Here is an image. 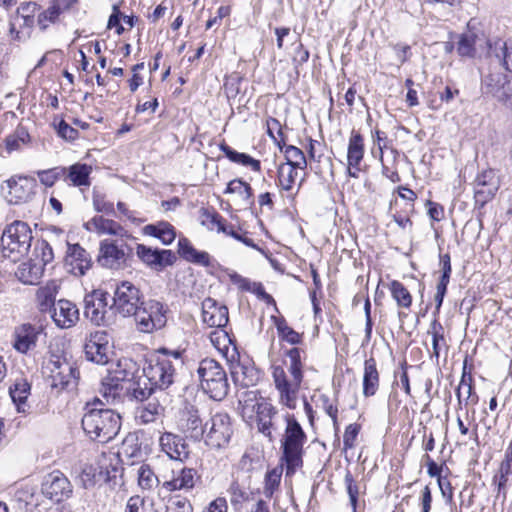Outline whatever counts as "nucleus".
<instances>
[{
	"instance_id": "obj_1",
	"label": "nucleus",
	"mask_w": 512,
	"mask_h": 512,
	"mask_svg": "<svg viewBox=\"0 0 512 512\" xmlns=\"http://www.w3.org/2000/svg\"><path fill=\"white\" fill-rule=\"evenodd\" d=\"M307 352L301 347H290L283 350L281 365L271 367L278 402L289 410L297 407L298 395L305 378Z\"/></svg>"
},
{
	"instance_id": "obj_2",
	"label": "nucleus",
	"mask_w": 512,
	"mask_h": 512,
	"mask_svg": "<svg viewBox=\"0 0 512 512\" xmlns=\"http://www.w3.org/2000/svg\"><path fill=\"white\" fill-rule=\"evenodd\" d=\"M481 42L486 45L487 57L496 58L503 68L512 71V37L507 40L501 37L490 39L476 26L474 20H470L466 30L459 35L456 43L457 54L461 58L474 59L477 56V46Z\"/></svg>"
},
{
	"instance_id": "obj_3",
	"label": "nucleus",
	"mask_w": 512,
	"mask_h": 512,
	"mask_svg": "<svg viewBox=\"0 0 512 512\" xmlns=\"http://www.w3.org/2000/svg\"><path fill=\"white\" fill-rule=\"evenodd\" d=\"M181 357L182 352L179 350L169 351L167 348H159L143 369L144 377L148 382H144V387L138 383V387L133 390L134 398L144 402L156 389L168 388L174 382L176 375V368L171 358L179 360Z\"/></svg>"
},
{
	"instance_id": "obj_4",
	"label": "nucleus",
	"mask_w": 512,
	"mask_h": 512,
	"mask_svg": "<svg viewBox=\"0 0 512 512\" xmlns=\"http://www.w3.org/2000/svg\"><path fill=\"white\" fill-rule=\"evenodd\" d=\"M81 424L91 440L107 443L118 435L121 416L114 410L105 408L104 402L95 397L85 404Z\"/></svg>"
},
{
	"instance_id": "obj_5",
	"label": "nucleus",
	"mask_w": 512,
	"mask_h": 512,
	"mask_svg": "<svg viewBox=\"0 0 512 512\" xmlns=\"http://www.w3.org/2000/svg\"><path fill=\"white\" fill-rule=\"evenodd\" d=\"M283 421L285 428L280 440L281 461L285 465L286 477H292L298 469L303 467L308 436L295 414L286 412L283 415Z\"/></svg>"
},
{
	"instance_id": "obj_6",
	"label": "nucleus",
	"mask_w": 512,
	"mask_h": 512,
	"mask_svg": "<svg viewBox=\"0 0 512 512\" xmlns=\"http://www.w3.org/2000/svg\"><path fill=\"white\" fill-rule=\"evenodd\" d=\"M33 240L32 230L28 223L15 220L8 224L1 235V251L4 257L13 262L25 256Z\"/></svg>"
},
{
	"instance_id": "obj_7",
	"label": "nucleus",
	"mask_w": 512,
	"mask_h": 512,
	"mask_svg": "<svg viewBox=\"0 0 512 512\" xmlns=\"http://www.w3.org/2000/svg\"><path fill=\"white\" fill-rule=\"evenodd\" d=\"M277 415V407L267 398H260L251 407L244 405L241 409L243 420L269 441L274 440V432L277 430L275 422Z\"/></svg>"
},
{
	"instance_id": "obj_8",
	"label": "nucleus",
	"mask_w": 512,
	"mask_h": 512,
	"mask_svg": "<svg viewBox=\"0 0 512 512\" xmlns=\"http://www.w3.org/2000/svg\"><path fill=\"white\" fill-rule=\"evenodd\" d=\"M200 386L204 393L216 401L223 400L229 392V382L223 366L212 358L200 361L197 369Z\"/></svg>"
},
{
	"instance_id": "obj_9",
	"label": "nucleus",
	"mask_w": 512,
	"mask_h": 512,
	"mask_svg": "<svg viewBox=\"0 0 512 512\" xmlns=\"http://www.w3.org/2000/svg\"><path fill=\"white\" fill-rule=\"evenodd\" d=\"M501 186V174L498 170L487 168L479 172L473 183L474 209H476L477 219L482 225L485 211L484 207L491 202L497 195Z\"/></svg>"
},
{
	"instance_id": "obj_10",
	"label": "nucleus",
	"mask_w": 512,
	"mask_h": 512,
	"mask_svg": "<svg viewBox=\"0 0 512 512\" xmlns=\"http://www.w3.org/2000/svg\"><path fill=\"white\" fill-rule=\"evenodd\" d=\"M168 311V307L160 301H143L134 314L137 329L142 333H153L162 329L167 323Z\"/></svg>"
},
{
	"instance_id": "obj_11",
	"label": "nucleus",
	"mask_w": 512,
	"mask_h": 512,
	"mask_svg": "<svg viewBox=\"0 0 512 512\" xmlns=\"http://www.w3.org/2000/svg\"><path fill=\"white\" fill-rule=\"evenodd\" d=\"M52 388L59 391L77 386L80 372L78 368L64 357L54 356L45 366Z\"/></svg>"
},
{
	"instance_id": "obj_12",
	"label": "nucleus",
	"mask_w": 512,
	"mask_h": 512,
	"mask_svg": "<svg viewBox=\"0 0 512 512\" xmlns=\"http://www.w3.org/2000/svg\"><path fill=\"white\" fill-rule=\"evenodd\" d=\"M209 427L205 430V443L211 449L226 448L234 434L233 421L226 412H217L212 415Z\"/></svg>"
},
{
	"instance_id": "obj_13",
	"label": "nucleus",
	"mask_w": 512,
	"mask_h": 512,
	"mask_svg": "<svg viewBox=\"0 0 512 512\" xmlns=\"http://www.w3.org/2000/svg\"><path fill=\"white\" fill-rule=\"evenodd\" d=\"M366 153L365 136L360 129L352 128L347 143L346 170L348 177L357 179L366 171L364 164Z\"/></svg>"
},
{
	"instance_id": "obj_14",
	"label": "nucleus",
	"mask_w": 512,
	"mask_h": 512,
	"mask_svg": "<svg viewBox=\"0 0 512 512\" xmlns=\"http://www.w3.org/2000/svg\"><path fill=\"white\" fill-rule=\"evenodd\" d=\"M298 168L294 166L279 164L276 168L275 185L278 188L280 200L288 207L296 206V199L301 188V181L298 179Z\"/></svg>"
},
{
	"instance_id": "obj_15",
	"label": "nucleus",
	"mask_w": 512,
	"mask_h": 512,
	"mask_svg": "<svg viewBox=\"0 0 512 512\" xmlns=\"http://www.w3.org/2000/svg\"><path fill=\"white\" fill-rule=\"evenodd\" d=\"M140 289L129 281H122L116 286L113 296V307L124 317L134 316L143 303Z\"/></svg>"
},
{
	"instance_id": "obj_16",
	"label": "nucleus",
	"mask_w": 512,
	"mask_h": 512,
	"mask_svg": "<svg viewBox=\"0 0 512 512\" xmlns=\"http://www.w3.org/2000/svg\"><path fill=\"white\" fill-rule=\"evenodd\" d=\"M177 431L185 438L199 441L203 438L208 423L203 424L199 409L194 405H186L180 409L175 420Z\"/></svg>"
},
{
	"instance_id": "obj_17",
	"label": "nucleus",
	"mask_w": 512,
	"mask_h": 512,
	"mask_svg": "<svg viewBox=\"0 0 512 512\" xmlns=\"http://www.w3.org/2000/svg\"><path fill=\"white\" fill-rule=\"evenodd\" d=\"M217 271H224L229 282L234 285L239 292L254 294L266 305L272 306L275 313H279V308L274 297L266 292L261 282L252 281L250 278L242 276L234 269L224 267L223 265H221V268H218Z\"/></svg>"
},
{
	"instance_id": "obj_18",
	"label": "nucleus",
	"mask_w": 512,
	"mask_h": 512,
	"mask_svg": "<svg viewBox=\"0 0 512 512\" xmlns=\"http://www.w3.org/2000/svg\"><path fill=\"white\" fill-rule=\"evenodd\" d=\"M133 249L126 243L118 240L104 239L99 244V261L109 268H119L126 265Z\"/></svg>"
},
{
	"instance_id": "obj_19",
	"label": "nucleus",
	"mask_w": 512,
	"mask_h": 512,
	"mask_svg": "<svg viewBox=\"0 0 512 512\" xmlns=\"http://www.w3.org/2000/svg\"><path fill=\"white\" fill-rule=\"evenodd\" d=\"M177 254L184 261L204 267L207 271H217L221 264L207 251L198 250L187 237H180Z\"/></svg>"
},
{
	"instance_id": "obj_20",
	"label": "nucleus",
	"mask_w": 512,
	"mask_h": 512,
	"mask_svg": "<svg viewBox=\"0 0 512 512\" xmlns=\"http://www.w3.org/2000/svg\"><path fill=\"white\" fill-rule=\"evenodd\" d=\"M200 482L201 476L195 468L183 466L172 470L170 479H165L162 482V489L169 493L176 491L188 493Z\"/></svg>"
},
{
	"instance_id": "obj_21",
	"label": "nucleus",
	"mask_w": 512,
	"mask_h": 512,
	"mask_svg": "<svg viewBox=\"0 0 512 512\" xmlns=\"http://www.w3.org/2000/svg\"><path fill=\"white\" fill-rule=\"evenodd\" d=\"M485 93L505 106H512V76L490 73L484 82Z\"/></svg>"
},
{
	"instance_id": "obj_22",
	"label": "nucleus",
	"mask_w": 512,
	"mask_h": 512,
	"mask_svg": "<svg viewBox=\"0 0 512 512\" xmlns=\"http://www.w3.org/2000/svg\"><path fill=\"white\" fill-rule=\"evenodd\" d=\"M84 352L87 360L105 365L109 361V335L106 331L91 332L86 338Z\"/></svg>"
},
{
	"instance_id": "obj_23",
	"label": "nucleus",
	"mask_w": 512,
	"mask_h": 512,
	"mask_svg": "<svg viewBox=\"0 0 512 512\" xmlns=\"http://www.w3.org/2000/svg\"><path fill=\"white\" fill-rule=\"evenodd\" d=\"M108 296V292L95 289L84 298V316L95 325L105 324Z\"/></svg>"
},
{
	"instance_id": "obj_24",
	"label": "nucleus",
	"mask_w": 512,
	"mask_h": 512,
	"mask_svg": "<svg viewBox=\"0 0 512 512\" xmlns=\"http://www.w3.org/2000/svg\"><path fill=\"white\" fill-rule=\"evenodd\" d=\"M182 434L165 431L159 436L160 450L171 460L185 462L189 456V445Z\"/></svg>"
},
{
	"instance_id": "obj_25",
	"label": "nucleus",
	"mask_w": 512,
	"mask_h": 512,
	"mask_svg": "<svg viewBox=\"0 0 512 512\" xmlns=\"http://www.w3.org/2000/svg\"><path fill=\"white\" fill-rule=\"evenodd\" d=\"M44 495L52 501L61 502L72 495L69 479L59 470L49 473L42 485Z\"/></svg>"
},
{
	"instance_id": "obj_26",
	"label": "nucleus",
	"mask_w": 512,
	"mask_h": 512,
	"mask_svg": "<svg viewBox=\"0 0 512 512\" xmlns=\"http://www.w3.org/2000/svg\"><path fill=\"white\" fill-rule=\"evenodd\" d=\"M136 254L145 265L156 270L172 266L177 260L176 254L172 250L152 249L144 244H137Z\"/></svg>"
},
{
	"instance_id": "obj_27",
	"label": "nucleus",
	"mask_w": 512,
	"mask_h": 512,
	"mask_svg": "<svg viewBox=\"0 0 512 512\" xmlns=\"http://www.w3.org/2000/svg\"><path fill=\"white\" fill-rule=\"evenodd\" d=\"M84 227L87 231L98 235H112L121 239H134L132 234L123 225L102 215H95L84 224Z\"/></svg>"
},
{
	"instance_id": "obj_28",
	"label": "nucleus",
	"mask_w": 512,
	"mask_h": 512,
	"mask_svg": "<svg viewBox=\"0 0 512 512\" xmlns=\"http://www.w3.org/2000/svg\"><path fill=\"white\" fill-rule=\"evenodd\" d=\"M40 333L41 328L30 323L16 326L13 332V348L21 354H27L36 347Z\"/></svg>"
},
{
	"instance_id": "obj_29",
	"label": "nucleus",
	"mask_w": 512,
	"mask_h": 512,
	"mask_svg": "<svg viewBox=\"0 0 512 512\" xmlns=\"http://www.w3.org/2000/svg\"><path fill=\"white\" fill-rule=\"evenodd\" d=\"M387 287L398 309V319L404 321L411 312L414 297L408 287L399 280H391Z\"/></svg>"
},
{
	"instance_id": "obj_30",
	"label": "nucleus",
	"mask_w": 512,
	"mask_h": 512,
	"mask_svg": "<svg viewBox=\"0 0 512 512\" xmlns=\"http://www.w3.org/2000/svg\"><path fill=\"white\" fill-rule=\"evenodd\" d=\"M202 320L209 327H226L229 322V311L226 305L208 297L202 302Z\"/></svg>"
},
{
	"instance_id": "obj_31",
	"label": "nucleus",
	"mask_w": 512,
	"mask_h": 512,
	"mask_svg": "<svg viewBox=\"0 0 512 512\" xmlns=\"http://www.w3.org/2000/svg\"><path fill=\"white\" fill-rule=\"evenodd\" d=\"M65 265L73 275L83 276L91 268L92 260L80 244H68Z\"/></svg>"
},
{
	"instance_id": "obj_32",
	"label": "nucleus",
	"mask_w": 512,
	"mask_h": 512,
	"mask_svg": "<svg viewBox=\"0 0 512 512\" xmlns=\"http://www.w3.org/2000/svg\"><path fill=\"white\" fill-rule=\"evenodd\" d=\"M380 371L376 358L371 355L363 363L362 395L364 398L374 397L380 389Z\"/></svg>"
},
{
	"instance_id": "obj_33",
	"label": "nucleus",
	"mask_w": 512,
	"mask_h": 512,
	"mask_svg": "<svg viewBox=\"0 0 512 512\" xmlns=\"http://www.w3.org/2000/svg\"><path fill=\"white\" fill-rule=\"evenodd\" d=\"M79 309L73 302L60 299L51 312V317L60 328H71L79 321Z\"/></svg>"
},
{
	"instance_id": "obj_34",
	"label": "nucleus",
	"mask_w": 512,
	"mask_h": 512,
	"mask_svg": "<svg viewBox=\"0 0 512 512\" xmlns=\"http://www.w3.org/2000/svg\"><path fill=\"white\" fill-rule=\"evenodd\" d=\"M458 409L467 406H475L479 402V395L475 387V379L473 375H468L464 371L461 373L460 381L455 389Z\"/></svg>"
},
{
	"instance_id": "obj_35",
	"label": "nucleus",
	"mask_w": 512,
	"mask_h": 512,
	"mask_svg": "<svg viewBox=\"0 0 512 512\" xmlns=\"http://www.w3.org/2000/svg\"><path fill=\"white\" fill-rule=\"evenodd\" d=\"M64 170L63 181L72 187H90L91 174L93 168L91 165L76 162L70 166H62Z\"/></svg>"
},
{
	"instance_id": "obj_36",
	"label": "nucleus",
	"mask_w": 512,
	"mask_h": 512,
	"mask_svg": "<svg viewBox=\"0 0 512 512\" xmlns=\"http://www.w3.org/2000/svg\"><path fill=\"white\" fill-rule=\"evenodd\" d=\"M427 334L432 338V351L430 358L435 360V363H439V358L442 353L448 354L449 344L445 336V328L438 318H433L429 324Z\"/></svg>"
},
{
	"instance_id": "obj_37",
	"label": "nucleus",
	"mask_w": 512,
	"mask_h": 512,
	"mask_svg": "<svg viewBox=\"0 0 512 512\" xmlns=\"http://www.w3.org/2000/svg\"><path fill=\"white\" fill-rule=\"evenodd\" d=\"M387 157L384 152L379 153V162L381 165V174L392 183L401 182V175L399 173V162L402 153L395 147H389ZM404 157H406L403 154Z\"/></svg>"
},
{
	"instance_id": "obj_38",
	"label": "nucleus",
	"mask_w": 512,
	"mask_h": 512,
	"mask_svg": "<svg viewBox=\"0 0 512 512\" xmlns=\"http://www.w3.org/2000/svg\"><path fill=\"white\" fill-rule=\"evenodd\" d=\"M219 148L230 162L245 167L254 173L260 174L262 172V163L259 159L247 153L236 151L224 139L219 143Z\"/></svg>"
},
{
	"instance_id": "obj_39",
	"label": "nucleus",
	"mask_w": 512,
	"mask_h": 512,
	"mask_svg": "<svg viewBox=\"0 0 512 512\" xmlns=\"http://www.w3.org/2000/svg\"><path fill=\"white\" fill-rule=\"evenodd\" d=\"M270 320L277 330L280 341L286 342L293 347H298V345L303 344L304 333L298 332L289 326L286 318L280 312L271 315Z\"/></svg>"
},
{
	"instance_id": "obj_40",
	"label": "nucleus",
	"mask_w": 512,
	"mask_h": 512,
	"mask_svg": "<svg viewBox=\"0 0 512 512\" xmlns=\"http://www.w3.org/2000/svg\"><path fill=\"white\" fill-rule=\"evenodd\" d=\"M59 291V285L55 280L48 281L36 291L37 308L41 313H51L56 306L55 299Z\"/></svg>"
},
{
	"instance_id": "obj_41",
	"label": "nucleus",
	"mask_w": 512,
	"mask_h": 512,
	"mask_svg": "<svg viewBox=\"0 0 512 512\" xmlns=\"http://www.w3.org/2000/svg\"><path fill=\"white\" fill-rule=\"evenodd\" d=\"M225 328L226 327L215 328V330L210 333L209 338L212 345L223 357L233 360L237 349Z\"/></svg>"
},
{
	"instance_id": "obj_42",
	"label": "nucleus",
	"mask_w": 512,
	"mask_h": 512,
	"mask_svg": "<svg viewBox=\"0 0 512 512\" xmlns=\"http://www.w3.org/2000/svg\"><path fill=\"white\" fill-rule=\"evenodd\" d=\"M200 224L209 231L225 232L227 220L213 207L203 206L198 210Z\"/></svg>"
},
{
	"instance_id": "obj_43",
	"label": "nucleus",
	"mask_w": 512,
	"mask_h": 512,
	"mask_svg": "<svg viewBox=\"0 0 512 512\" xmlns=\"http://www.w3.org/2000/svg\"><path fill=\"white\" fill-rule=\"evenodd\" d=\"M9 394L16 405L18 412H27L29 409L27 400L31 394V384L28 380L23 377L16 378L9 388Z\"/></svg>"
},
{
	"instance_id": "obj_44",
	"label": "nucleus",
	"mask_w": 512,
	"mask_h": 512,
	"mask_svg": "<svg viewBox=\"0 0 512 512\" xmlns=\"http://www.w3.org/2000/svg\"><path fill=\"white\" fill-rule=\"evenodd\" d=\"M165 408L156 399L142 403L136 410V419L140 424H150L163 417Z\"/></svg>"
},
{
	"instance_id": "obj_45",
	"label": "nucleus",
	"mask_w": 512,
	"mask_h": 512,
	"mask_svg": "<svg viewBox=\"0 0 512 512\" xmlns=\"http://www.w3.org/2000/svg\"><path fill=\"white\" fill-rule=\"evenodd\" d=\"M44 274V267L39 263H36L32 259L27 262H23L17 269L16 275L18 279L29 285L39 284Z\"/></svg>"
},
{
	"instance_id": "obj_46",
	"label": "nucleus",
	"mask_w": 512,
	"mask_h": 512,
	"mask_svg": "<svg viewBox=\"0 0 512 512\" xmlns=\"http://www.w3.org/2000/svg\"><path fill=\"white\" fill-rule=\"evenodd\" d=\"M344 484L352 512H357L360 497L366 494V484L362 480H357L349 470L344 476Z\"/></svg>"
},
{
	"instance_id": "obj_47",
	"label": "nucleus",
	"mask_w": 512,
	"mask_h": 512,
	"mask_svg": "<svg viewBox=\"0 0 512 512\" xmlns=\"http://www.w3.org/2000/svg\"><path fill=\"white\" fill-rule=\"evenodd\" d=\"M143 231L146 235L159 239L164 245L173 243L176 238L174 226L167 221L146 225Z\"/></svg>"
},
{
	"instance_id": "obj_48",
	"label": "nucleus",
	"mask_w": 512,
	"mask_h": 512,
	"mask_svg": "<svg viewBox=\"0 0 512 512\" xmlns=\"http://www.w3.org/2000/svg\"><path fill=\"white\" fill-rule=\"evenodd\" d=\"M121 21L128 26V29H131L139 22V17L133 14L125 15L122 13L118 5H113L112 13L108 18L107 28L115 29V33L117 35H122L126 29L121 24Z\"/></svg>"
},
{
	"instance_id": "obj_49",
	"label": "nucleus",
	"mask_w": 512,
	"mask_h": 512,
	"mask_svg": "<svg viewBox=\"0 0 512 512\" xmlns=\"http://www.w3.org/2000/svg\"><path fill=\"white\" fill-rule=\"evenodd\" d=\"M227 492L230 496L231 505L234 508H239L242 507L243 504L254 499V494H258L259 490H249L248 488L244 487L237 479H235L230 483Z\"/></svg>"
},
{
	"instance_id": "obj_50",
	"label": "nucleus",
	"mask_w": 512,
	"mask_h": 512,
	"mask_svg": "<svg viewBox=\"0 0 512 512\" xmlns=\"http://www.w3.org/2000/svg\"><path fill=\"white\" fill-rule=\"evenodd\" d=\"M31 142V136L24 126H17L16 129L4 139V150L10 155L14 151L21 149L23 145Z\"/></svg>"
},
{
	"instance_id": "obj_51",
	"label": "nucleus",
	"mask_w": 512,
	"mask_h": 512,
	"mask_svg": "<svg viewBox=\"0 0 512 512\" xmlns=\"http://www.w3.org/2000/svg\"><path fill=\"white\" fill-rule=\"evenodd\" d=\"M283 465H277L266 471L263 480V493L267 499H272L279 491L283 474Z\"/></svg>"
},
{
	"instance_id": "obj_52",
	"label": "nucleus",
	"mask_w": 512,
	"mask_h": 512,
	"mask_svg": "<svg viewBox=\"0 0 512 512\" xmlns=\"http://www.w3.org/2000/svg\"><path fill=\"white\" fill-rule=\"evenodd\" d=\"M224 194H237L244 202L254 203V190L243 178H234L227 183Z\"/></svg>"
},
{
	"instance_id": "obj_53",
	"label": "nucleus",
	"mask_w": 512,
	"mask_h": 512,
	"mask_svg": "<svg viewBox=\"0 0 512 512\" xmlns=\"http://www.w3.org/2000/svg\"><path fill=\"white\" fill-rule=\"evenodd\" d=\"M124 386L113 380L112 377L107 375L103 378L100 388V393L104 398L105 405H113L120 402L123 394Z\"/></svg>"
},
{
	"instance_id": "obj_54",
	"label": "nucleus",
	"mask_w": 512,
	"mask_h": 512,
	"mask_svg": "<svg viewBox=\"0 0 512 512\" xmlns=\"http://www.w3.org/2000/svg\"><path fill=\"white\" fill-rule=\"evenodd\" d=\"M317 404L331 419L334 430L338 431L340 427L338 398H332L326 393H320L317 395Z\"/></svg>"
},
{
	"instance_id": "obj_55",
	"label": "nucleus",
	"mask_w": 512,
	"mask_h": 512,
	"mask_svg": "<svg viewBox=\"0 0 512 512\" xmlns=\"http://www.w3.org/2000/svg\"><path fill=\"white\" fill-rule=\"evenodd\" d=\"M277 147L284 154L286 159V162H283L282 164L287 166L292 165L294 168L301 170H305L307 168V158L300 148L294 145H288L286 142H284V146L280 145Z\"/></svg>"
},
{
	"instance_id": "obj_56",
	"label": "nucleus",
	"mask_w": 512,
	"mask_h": 512,
	"mask_svg": "<svg viewBox=\"0 0 512 512\" xmlns=\"http://www.w3.org/2000/svg\"><path fill=\"white\" fill-rule=\"evenodd\" d=\"M231 373L234 382L243 388L254 386L258 381L257 371L254 367L237 363L232 367Z\"/></svg>"
},
{
	"instance_id": "obj_57",
	"label": "nucleus",
	"mask_w": 512,
	"mask_h": 512,
	"mask_svg": "<svg viewBox=\"0 0 512 512\" xmlns=\"http://www.w3.org/2000/svg\"><path fill=\"white\" fill-rule=\"evenodd\" d=\"M33 28V26L13 15L9 22L8 36L12 41L24 42L31 37Z\"/></svg>"
},
{
	"instance_id": "obj_58",
	"label": "nucleus",
	"mask_w": 512,
	"mask_h": 512,
	"mask_svg": "<svg viewBox=\"0 0 512 512\" xmlns=\"http://www.w3.org/2000/svg\"><path fill=\"white\" fill-rule=\"evenodd\" d=\"M392 198L400 202V209L415 211V204L418 199L417 193L409 185L400 184L392 191Z\"/></svg>"
},
{
	"instance_id": "obj_59",
	"label": "nucleus",
	"mask_w": 512,
	"mask_h": 512,
	"mask_svg": "<svg viewBox=\"0 0 512 512\" xmlns=\"http://www.w3.org/2000/svg\"><path fill=\"white\" fill-rule=\"evenodd\" d=\"M64 14L62 10L52 3L43 10L38 12L37 25L41 31H46L51 26L60 22L61 16Z\"/></svg>"
},
{
	"instance_id": "obj_60",
	"label": "nucleus",
	"mask_w": 512,
	"mask_h": 512,
	"mask_svg": "<svg viewBox=\"0 0 512 512\" xmlns=\"http://www.w3.org/2000/svg\"><path fill=\"white\" fill-rule=\"evenodd\" d=\"M389 211L393 220L401 229H412L413 221L411 219V215L414 211L400 209V202L397 198H391L389 202Z\"/></svg>"
},
{
	"instance_id": "obj_61",
	"label": "nucleus",
	"mask_w": 512,
	"mask_h": 512,
	"mask_svg": "<svg viewBox=\"0 0 512 512\" xmlns=\"http://www.w3.org/2000/svg\"><path fill=\"white\" fill-rule=\"evenodd\" d=\"M40 10L41 5L36 1H23L17 7L14 16L19 17L20 20L34 27L35 23H37V16Z\"/></svg>"
},
{
	"instance_id": "obj_62",
	"label": "nucleus",
	"mask_w": 512,
	"mask_h": 512,
	"mask_svg": "<svg viewBox=\"0 0 512 512\" xmlns=\"http://www.w3.org/2000/svg\"><path fill=\"white\" fill-rule=\"evenodd\" d=\"M54 259L53 249L45 239H37L34 243L32 260L45 267Z\"/></svg>"
},
{
	"instance_id": "obj_63",
	"label": "nucleus",
	"mask_w": 512,
	"mask_h": 512,
	"mask_svg": "<svg viewBox=\"0 0 512 512\" xmlns=\"http://www.w3.org/2000/svg\"><path fill=\"white\" fill-rule=\"evenodd\" d=\"M422 462L427 468V474L431 478L439 479V477H447L451 474L450 468L447 466L445 460L437 463L430 454H424L422 456Z\"/></svg>"
},
{
	"instance_id": "obj_64",
	"label": "nucleus",
	"mask_w": 512,
	"mask_h": 512,
	"mask_svg": "<svg viewBox=\"0 0 512 512\" xmlns=\"http://www.w3.org/2000/svg\"><path fill=\"white\" fill-rule=\"evenodd\" d=\"M99 476H102L104 480L108 481L111 478L116 477L117 472V460L112 453H102L98 459Z\"/></svg>"
}]
</instances>
